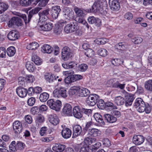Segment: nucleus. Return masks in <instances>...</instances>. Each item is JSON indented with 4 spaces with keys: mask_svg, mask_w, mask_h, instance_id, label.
I'll list each match as a JSON object with an SVG mask.
<instances>
[{
    "mask_svg": "<svg viewBox=\"0 0 152 152\" xmlns=\"http://www.w3.org/2000/svg\"><path fill=\"white\" fill-rule=\"evenodd\" d=\"M59 25L61 26L67 24L64 28V31L67 34L76 31L78 29L77 23L76 21H71L69 23H67V22L66 21L61 20L59 21Z\"/></svg>",
    "mask_w": 152,
    "mask_h": 152,
    "instance_id": "f257e3e1",
    "label": "nucleus"
},
{
    "mask_svg": "<svg viewBox=\"0 0 152 152\" xmlns=\"http://www.w3.org/2000/svg\"><path fill=\"white\" fill-rule=\"evenodd\" d=\"M88 10H89V9L83 10L77 7H75L74 11L77 16V21L78 23L83 24L86 23L84 19L87 13L88 12Z\"/></svg>",
    "mask_w": 152,
    "mask_h": 152,
    "instance_id": "f03ea898",
    "label": "nucleus"
},
{
    "mask_svg": "<svg viewBox=\"0 0 152 152\" xmlns=\"http://www.w3.org/2000/svg\"><path fill=\"white\" fill-rule=\"evenodd\" d=\"M47 104L51 109L56 111H59L61 110V102L59 100L51 99L48 101Z\"/></svg>",
    "mask_w": 152,
    "mask_h": 152,
    "instance_id": "7ed1b4c3",
    "label": "nucleus"
},
{
    "mask_svg": "<svg viewBox=\"0 0 152 152\" xmlns=\"http://www.w3.org/2000/svg\"><path fill=\"white\" fill-rule=\"evenodd\" d=\"M42 9L40 7H36L32 9L29 12L28 15V20L27 19L26 16L25 14H22L21 15V17L23 18L26 24L28 23L31 18L35 15L38 13V12Z\"/></svg>",
    "mask_w": 152,
    "mask_h": 152,
    "instance_id": "20e7f679",
    "label": "nucleus"
},
{
    "mask_svg": "<svg viewBox=\"0 0 152 152\" xmlns=\"http://www.w3.org/2000/svg\"><path fill=\"white\" fill-rule=\"evenodd\" d=\"M99 96L96 94H90L86 99V102L89 106H93L95 105L99 99Z\"/></svg>",
    "mask_w": 152,
    "mask_h": 152,
    "instance_id": "39448f33",
    "label": "nucleus"
},
{
    "mask_svg": "<svg viewBox=\"0 0 152 152\" xmlns=\"http://www.w3.org/2000/svg\"><path fill=\"white\" fill-rule=\"evenodd\" d=\"M53 94L54 97L57 98L61 97L65 98L67 96L66 91L63 87L55 89L53 92Z\"/></svg>",
    "mask_w": 152,
    "mask_h": 152,
    "instance_id": "423d86ee",
    "label": "nucleus"
},
{
    "mask_svg": "<svg viewBox=\"0 0 152 152\" xmlns=\"http://www.w3.org/2000/svg\"><path fill=\"white\" fill-rule=\"evenodd\" d=\"M72 56V53L69 47L65 46L62 48L61 51V58L63 60L67 61Z\"/></svg>",
    "mask_w": 152,
    "mask_h": 152,
    "instance_id": "0eeeda50",
    "label": "nucleus"
},
{
    "mask_svg": "<svg viewBox=\"0 0 152 152\" xmlns=\"http://www.w3.org/2000/svg\"><path fill=\"white\" fill-rule=\"evenodd\" d=\"M145 103L142 99L141 98H137L134 103V106L136 108L137 107V110L140 113L144 112Z\"/></svg>",
    "mask_w": 152,
    "mask_h": 152,
    "instance_id": "6e6552de",
    "label": "nucleus"
},
{
    "mask_svg": "<svg viewBox=\"0 0 152 152\" xmlns=\"http://www.w3.org/2000/svg\"><path fill=\"white\" fill-rule=\"evenodd\" d=\"M18 17H14L9 21V27L16 25L21 26L23 24V18Z\"/></svg>",
    "mask_w": 152,
    "mask_h": 152,
    "instance_id": "1a4fd4ad",
    "label": "nucleus"
},
{
    "mask_svg": "<svg viewBox=\"0 0 152 152\" xmlns=\"http://www.w3.org/2000/svg\"><path fill=\"white\" fill-rule=\"evenodd\" d=\"M50 9L48 8L39 12L38 13L39 21H45L48 19L50 16Z\"/></svg>",
    "mask_w": 152,
    "mask_h": 152,
    "instance_id": "9d476101",
    "label": "nucleus"
},
{
    "mask_svg": "<svg viewBox=\"0 0 152 152\" xmlns=\"http://www.w3.org/2000/svg\"><path fill=\"white\" fill-rule=\"evenodd\" d=\"M100 5V1L99 0H96L94 3L91 8L88 10V12L91 13H95L99 11L102 13V10Z\"/></svg>",
    "mask_w": 152,
    "mask_h": 152,
    "instance_id": "9b49d317",
    "label": "nucleus"
},
{
    "mask_svg": "<svg viewBox=\"0 0 152 152\" xmlns=\"http://www.w3.org/2000/svg\"><path fill=\"white\" fill-rule=\"evenodd\" d=\"M109 4L110 9L113 11H118L120 8L119 3L118 0H109Z\"/></svg>",
    "mask_w": 152,
    "mask_h": 152,
    "instance_id": "f8f14e48",
    "label": "nucleus"
},
{
    "mask_svg": "<svg viewBox=\"0 0 152 152\" xmlns=\"http://www.w3.org/2000/svg\"><path fill=\"white\" fill-rule=\"evenodd\" d=\"M13 128L15 133L20 134L22 132L23 127L21 123L18 121H15L12 124Z\"/></svg>",
    "mask_w": 152,
    "mask_h": 152,
    "instance_id": "ddd939ff",
    "label": "nucleus"
},
{
    "mask_svg": "<svg viewBox=\"0 0 152 152\" xmlns=\"http://www.w3.org/2000/svg\"><path fill=\"white\" fill-rule=\"evenodd\" d=\"M61 10L60 7L59 6H55L52 7L51 14L53 19H56L58 18Z\"/></svg>",
    "mask_w": 152,
    "mask_h": 152,
    "instance_id": "4468645a",
    "label": "nucleus"
},
{
    "mask_svg": "<svg viewBox=\"0 0 152 152\" xmlns=\"http://www.w3.org/2000/svg\"><path fill=\"white\" fill-rule=\"evenodd\" d=\"M48 119L53 125L56 126L59 123V119L56 114H53L49 115Z\"/></svg>",
    "mask_w": 152,
    "mask_h": 152,
    "instance_id": "2eb2a0df",
    "label": "nucleus"
},
{
    "mask_svg": "<svg viewBox=\"0 0 152 152\" xmlns=\"http://www.w3.org/2000/svg\"><path fill=\"white\" fill-rule=\"evenodd\" d=\"M145 139L143 136L137 135L134 136L133 138V141L136 145H139L142 143L144 142Z\"/></svg>",
    "mask_w": 152,
    "mask_h": 152,
    "instance_id": "dca6fc26",
    "label": "nucleus"
},
{
    "mask_svg": "<svg viewBox=\"0 0 152 152\" xmlns=\"http://www.w3.org/2000/svg\"><path fill=\"white\" fill-rule=\"evenodd\" d=\"M72 109L71 105L67 103L64 105L62 111L66 115L70 116L72 115Z\"/></svg>",
    "mask_w": 152,
    "mask_h": 152,
    "instance_id": "f3484780",
    "label": "nucleus"
},
{
    "mask_svg": "<svg viewBox=\"0 0 152 152\" xmlns=\"http://www.w3.org/2000/svg\"><path fill=\"white\" fill-rule=\"evenodd\" d=\"M81 109L78 106H75L73 110V114L74 116L77 118H80L82 117V114L81 112Z\"/></svg>",
    "mask_w": 152,
    "mask_h": 152,
    "instance_id": "a211bd4d",
    "label": "nucleus"
},
{
    "mask_svg": "<svg viewBox=\"0 0 152 152\" xmlns=\"http://www.w3.org/2000/svg\"><path fill=\"white\" fill-rule=\"evenodd\" d=\"M81 127L79 125H75L73 127V138H75L79 135L82 132Z\"/></svg>",
    "mask_w": 152,
    "mask_h": 152,
    "instance_id": "6ab92c4d",
    "label": "nucleus"
},
{
    "mask_svg": "<svg viewBox=\"0 0 152 152\" xmlns=\"http://www.w3.org/2000/svg\"><path fill=\"white\" fill-rule=\"evenodd\" d=\"M27 89L21 87H19L16 89L18 95L20 97L24 98L27 95Z\"/></svg>",
    "mask_w": 152,
    "mask_h": 152,
    "instance_id": "aec40b11",
    "label": "nucleus"
},
{
    "mask_svg": "<svg viewBox=\"0 0 152 152\" xmlns=\"http://www.w3.org/2000/svg\"><path fill=\"white\" fill-rule=\"evenodd\" d=\"M66 146L63 144L57 143L53 146L52 149L53 151L56 152H62L65 151Z\"/></svg>",
    "mask_w": 152,
    "mask_h": 152,
    "instance_id": "412c9836",
    "label": "nucleus"
},
{
    "mask_svg": "<svg viewBox=\"0 0 152 152\" xmlns=\"http://www.w3.org/2000/svg\"><path fill=\"white\" fill-rule=\"evenodd\" d=\"M94 118L96 121L98 123V125L100 126H102L105 124L102 116L98 113H95L94 115Z\"/></svg>",
    "mask_w": 152,
    "mask_h": 152,
    "instance_id": "4be33fe9",
    "label": "nucleus"
},
{
    "mask_svg": "<svg viewBox=\"0 0 152 152\" xmlns=\"http://www.w3.org/2000/svg\"><path fill=\"white\" fill-rule=\"evenodd\" d=\"M19 37V35L18 33L13 31H10L7 36L9 39L11 41L15 40L18 39Z\"/></svg>",
    "mask_w": 152,
    "mask_h": 152,
    "instance_id": "5701e85b",
    "label": "nucleus"
},
{
    "mask_svg": "<svg viewBox=\"0 0 152 152\" xmlns=\"http://www.w3.org/2000/svg\"><path fill=\"white\" fill-rule=\"evenodd\" d=\"M99 130L96 129H89L88 131L87 136L88 137H95L100 134Z\"/></svg>",
    "mask_w": 152,
    "mask_h": 152,
    "instance_id": "b1692460",
    "label": "nucleus"
},
{
    "mask_svg": "<svg viewBox=\"0 0 152 152\" xmlns=\"http://www.w3.org/2000/svg\"><path fill=\"white\" fill-rule=\"evenodd\" d=\"M77 62L72 61L69 62L68 64L63 63L62 64V66L65 69H75L77 67Z\"/></svg>",
    "mask_w": 152,
    "mask_h": 152,
    "instance_id": "393cba45",
    "label": "nucleus"
},
{
    "mask_svg": "<svg viewBox=\"0 0 152 152\" xmlns=\"http://www.w3.org/2000/svg\"><path fill=\"white\" fill-rule=\"evenodd\" d=\"M71 130L68 128H64L61 132V134L63 137L65 139L70 137L71 135Z\"/></svg>",
    "mask_w": 152,
    "mask_h": 152,
    "instance_id": "a878e982",
    "label": "nucleus"
},
{
    "mask_svg": "<svg viewBox=\"0 0 152 152\" xmlns=\"http://www.w3.org/2000/svg\"><path fill=\"white\" fill-rule=\"evenodd\" d=\"M73 12L71 11L70 8L69 7L65 8L63 11V15L67 19L68 18H69L71 17H73Z\"/></svg>",
    "mask_w": 152,
    "mask_h": 152,
    "instance_id": "bb28decb",
    "label": "nucleus"
},
{
    "mask_svg": "<svg viewBox=\"0 0 152 152\" xmlns=\"http://www.w3.org/2000/svg\"><path fill=\"white\" fill-rule=\"evenodd\" d=\"M128 48V44L125 42H120L115 46V49L120 50H124Z\"/></svg>",
    "mask_w": 152,
    "mask_h": 152,
    "instance_id": "cd10ccee",
    "label": "nucleus"
},
{
    "mask_svg": "<svg viewBox=\"0 0 152 152\" xmlns=\"http://www.w3.org/2000/svg\"><path fill=\"white\" fill-rule=\"evenodd\" d=\"M41 51L44 53H50L53 50V48L47 44L43 45L42 47Z\"/></svg>",
    "mask_w": 152,
    "mask_h": 152,
    "instance_id": "c85d7f7f",
    "label": "nucleus"
},
{
    "mask_svg": "<svg viewBox=\"0 0 152 152\" xmlns=\"http://www.w3.org/2000/svg\"><path fill=\"white\" fill-rule=\"evenodd\" d=\"M105 119L109 122L113 123L115 122L117 120V118L113 115H111L109 114H105L104 115Z\"/></svg>",
    "mask_w": 152,
    "mask_h": 152,
    "instance_id": "c756f323",
    "label": "nucleus"
},
{
    "mask_svg": "<svg viewBox=\"0 0 152 152\" xmlns=\"http://www.w3.org/2000/svg\"><path fill=\"white\" fill-rule=\"evenodd\" d=\"M79 96L81 97L87 96L90 95V92L88 90L85 88H82L78 91Z\"/></svg>",
    "mask_w": 152,
    "mask_h": 152,
    "instance_id": "7c9ffc66",
    "label": "nucleus"
},
{
    "mask_svg": "<svg viewBox=\"0 0 152 152\" xmlns=\"http://www.w3.org/2000/svg\"><path fill=\"white\" fill-rule=\"evenodd\" d=\"M89 137H88L85 138L84 141V144L83 145H86L88 147L90 148L89 145H91L93 143L95 142L96 140V139L95 138Z\"/></svg>",
    "mask_w": 152,
    "mask_h": 152,
    "instance_id": "2f4dec72",
    "label": "nucleus"
},
{
    "mask_svg": "<svg viewBox=\"0 0 152 152\" xmlns=\"http://www.w3.org/2000/svg\"><path fill=\"white\" fill-rule=\"evenodd\" d=\"M105 106L104 108L106 110H111L113 109H117V107L112 102H106L104 104Z\"/></svg>",
    "mask_w": 152,
    "mask_h": 152,
    "instance_id": "473e14b6",
    "label": "nucleus"
},
{
    "mask_svg": "<svg viewBox=\"0 0 152 152\" xmlns=\"http://www.w3.org/2000/svg\"><path fill=\"white\" fill-rule=\"evenodd\" d=\"M50 0H36L33 4L36 5L38 3V5L39 7H44L46 6Z\"/></svg>",
    "mask_w": 152,
    "mask_h": 152,
    "instance_id": "72a5a7b5",
    "label": "nucleus"
},
{
    "mask_svg": "<svg viewBox=\"0 0 152 152\" xmlns=\"http://www.w3.org/2000/svg\"><path fill=\"white\" fill-rule=\"evenodd\" d=\"M125 100L121 96L116 97L114 100L115 103L118 106H121L124 104Z\"/></svg>",
    "mask_w": 152,
    "mask_h": 152,
    "instance_id": "f704fd0d",
    "label": "nucleus"
},
{
    "mask_svg": "<svg viewBox=\"0 0 152 152\" xmlns=\"http://www.w3.org/2000/svg\"><path fill=\"white\" fill-rule=\"evenodd\" d=\"M134 95H131L127 96L125 100V105L126 106H131L134 100Z\"/></svg>",
    "mask_w": 152,
    "mask_h": 152,
    "instance_id": "c9c22d12",
    "label": "nucleus"
},
{
    "mask_svg": "<svg viewBox=\"0 0 152 152\" xmlns=\"http://www.w3.org/2000/svg\"><path fill=\"white\" fill-rule=\"evenodd\" d=\"M41 29L45 31H50L53 27V24L51 23H45L41 26Z\"/></svg>",
    "mask_w": 152,
    "mask_h": 152,
    "instance_id": "e433bc0d",
    "label": "nucleus"
},
{
    "mask_svg": "<svg viewBox=\"0 0 152 152\" xmlns=\"http://www.w3.org/2000/svg\"><path fill=\"white\" fill-rule=\"evenodd\" d=\"M15 49L13 46H11L9 47L7 50V54L10 57L14 56L15 53Z\"/></svg>",
    "mask_w": 152,
    "mask_h": 152,
    "instance_id": "4c0bfd02",
    "label": "nucleus"
},
{
    "mask_svg": "<svg viewBox=\"0 0 152 152\" xmlns=\"http://www.w3.org/2000/svg\"><path fill=\"white\" fill-rule=\"evenodd\" d=\"M49 94L47 93L43 92L39 96V100L42 102H45L48 99Z\"/></svg>",
    "mask_w": 152,
    "mask_h": 152,
    "instance_id": "58836bf2",
    "label": "nucleus"
},
{
    "mask_svg": "<svg viewBox=\"0 0 152 152\" xmlns=\"http://www.w3.org/2000/svg\"><path fill=\"white\" fill-rule=\"evenodd\" d=\"M26 66L27 69L30 72H33L35 69L34 64L30 61L27 62Z\"/></svg>",
    "mask_w": 152,
    "mask_h": 152,
    "instance_id": "ea45409f",
    "label": "nucleus"
},
{
    "mask_svg": "<svg viewBox=\"0 0 152 152\" xmlns=\"http://www.w3.org/2000/svg\"><path fill=\"white\" fill-rule=\"evenodd\" d=\"M45 121L44 117L41 115H38L36 118L35 122L38 125H40Z\"/></svg>",
    "mask_w": 152,
    "mask_h": 152,
    "instance_id": "a19ab883",
    "label": "nucleus"
},
{
    "mask_svg": "<svg viewBox=\"0 0 152 152\" xmlns=\"http://www.w3.org/2000/svg\"><path fill=\"white\" fill-rule=\"evenodd\" d=\"M39 46V44L36 42L30 43L27 46V48L29 50H33L36 49Z\"/></svg>",
    "mask_w": 152,
    "mask_h": 152,
    "instance_id": "79ce46f5",
    "label": "nucleus"
},
{
    "mask_svg": "<svg viewBox=\"0 0 152 152\" xmlns=\"http://www.w3.org/2000/svg\"><path fill=\"white\" fill-rule=\"evenodd\" d=\"M32 61L37 65H39L42 63L41 61L37 55H33L32 56Z\"/></svg>",
    "mask_w": 152,
    "mask_h": 152,
    "instance_id": "37998d69",
    "label": "nucleus"
},
{
    "mask_svg": "<svg viewBox=\"0 0 152 152\" xmlns=\"http://www.w3.org/2000/svg\"><path fill=\"white\" fill-rule=\"evenodd\" d=\"M45 78L47 81L49 83L52 82L56 79L53 77V76L50 73H46L45 75Z\"/></svg>",
    "mask_w": 152,
    "mask_h": 152,
    "instance_id": "c03bdc74",
    "label": "nucleus"
},
{
    "mask_svg": "<svg viewBox=\"0 0 152 152\" xmlns=\"http://www.w3.org/2000/svg\"><path fill=\"white\" fill-rule=\"evenodd\" d=\"M118 81L115 79H111L107 82V83L110 87L115 88Z\"/></svg>",
    "mask_w": 152,
    "mask_h": 152,
    "instance_id": "a18cd8bd",
    "label": "nucleus"
},
{
    "mask_svg": "<svg viewBox=\"0 0 152 152\" xmlns=\"http://www.w3.org/2000/svg\"><path fill=\"white\" fill-rule=\"evenodd\" d=\"M145 87L147 90L152 91V80H149L146 82Z\"/></svg>",
    "mask_w": 152,
    "mask_h": 152,
    "instance_id": "49530a36",
    "label": "nucleus"
},
{
    "mask_svg": "<svg viewBox=\"0 0 152 152\" xmlns=\"http://www.w3.org/2000/svg\"><path fill=\"white\" fill-rule=\"evenodd\" d=\"M34 0H20V4L23 6L27 7L31 4Z\"/></svg>",
    "mask_w": 152,
    "mask_h": 152,
    "instance_id": "de8ad7c7",
    "label": "nucleus"
},
{
    "mask_svg": "<svg viewBox=\"0 0 152 152\" xmlns=\"http://www.w3.org/2000/svg\"><path fill=\"white\" fill-rule=\"evenodd\" d=\"M101 143L99 142H97L94 145L90 146L89 149L92 152L95 151L97 150L100 146H101Z\"/></svg>",
    "mask_w": 152,
    "mask_h": 152,
    "instance_id": "09e8293b",
    "label": "nucleus"
},
{
    "mask_svg": "<svg viewBox=\"0 0 152 152\" xmlns=\"http://www.w3.org/2000/svg\"><path fill=\"white\" fill-rule=\"evenodd\" d=\"M132 41L135 44H138L141 43L142 41V38L139 37H136L132 39Z\"/></svg>",
    "mask_w": 152,
    "mask_h": 152,
    "instance_id": "8fccbe9b",
    "label": "nucleus"
},
{
    "mask_svg": "<svg viewBox=\"0 0 152 152\" xmlns=\"http://www.w3.org/2000/svg\"><path fill=\"white\" fill-rule=\"evenodd\" d=\"M98 53L100 56L104 57L107 55V52L106 49L101 48L98 50Z\"/></svg>",
    "mask_w": 152,
    "mask_h": 152,
    "instance_id": "3c124183",
    "label": "nucleus"
},
{
    "mask_svg": "<svg viewBox=\"0 0 152 152\" xmlns=\"http://www.w3.org/2000/svg\"><path fill=\"white\" fill-rule=\"evenodd\" d=\"M144 112L145 111L147 114L150 113L152 109V106L148 103L145 104Z\"/></svg>",
    "mask_w": 152,
    "mask_h": 152,
    "instance_id": "603ef678",
    "label": "nucleus"
},
{
    "mask_svg": "<svg viewBox=\"0 0 152 152\" xmlns=\"http://www.w3.org/2000/svg\"><path fill=\"white\" fill-rule=\"evenodd\" d=\"M111 61L113 65L115 66H118L121 65L123 63V61H121L120 59L118 58L112 59Z\"/></svg>",
    "mask_w": 152,
    "mask_h": 152,
    "instance_id": "864d4df0",
    "label": "nucleus"
},
{
    "mask_svg": "<svg viewBox=\"0 0 152 152\" xmlns=\"http://www.w3.org/2000/svg\"><path fill=\"white\" fill-rule=\"evenodd\" d=\"M94 54V52L93 50L90 48L88 49L85 52V54L86 56L89 57H91L93 56Z\"/></svg>",
    "mask_w": 152,
    "mask_h": 152,
    "instance_id": "5fc2aeb1",
    "label": "nucleus"
},
{
    "mask_svg": "<svg viewBox=\"0 0 152 152\" xmlns=\"http://www.w3.org/2000/svg\"><path fill=\"white\" fill-rule=\"evenodd\" d=\"M104 102V101L103 100L99 99L97 103V105L98 107L100 109H103L104 108L105 106Z\"/></svg>",
    "mask_w": 152,
    "mask_h": 152,
    "instance_id": "6e6d98bb",
    "label": "nucleus"
},
{
    "mask_svg": "<svg viewBox=\"0 0 152 152\" xmlns=\"http://www.w3.org/2000/svg\"><path fill=\"white\" fill-rule=\"evenodd\" d=\"M48 128L45 126L42 127L39 133L41 136H45L48 133Z\"/></svg>",
    "mask_w": 152,
    "mask_h": 152,
    "instance_id": "4d7b16f0",
    "label": "nucleus"
},
{
    "mask_svg": "<svg viewBox=\"0 0 152 152\" xmlns=\"http://www.w3.org/2000/svg\"><path fill=\"white\" fill-rule=\"evenodd\" d=\"M25 80L26 81L27 83H32L34 80V77L32 75H30L26 76Z\"/></svg>",
    "mask_w": 152,
    "mask_h": 152,
    "instance_id": "13d9d810",
    "label": "nucleus"
},
{
    "mask_svg": "<svg viewBox=\"0 0 152 152\" xmlns=\"http://www.w3.org/2000/svg\"><path fill=\"white\" fill-rule=\"evenodd\" d=\"M72 80L74 82L82 79L83 76L80 75L75 74L72 75Z\"/></svg>",
    "mask_w": 152,
    "mask_h": 152,
    "instance_id": "bf43d9fd",
    "label": "nucleus"
},
{
    "mask_svg": "<svg viewBox=\"0 0 152 152\" xmlns=\"http://www.w3.org/2000/svg\"><path fill=\"white\" fill-rule=\"evenodd\" d=\"M25 146L24 143L21 142H18L16 145V148L18 150H22L25 148Z\"/></svg>",
    "mask_w": 152,
    "mask_h": 152,
    "instance_id": "052dcab7",
    "label": "nucleus"
},
{
    "mask_svg": "<svg viewBox=\"0 0 152 152\" xmlns=\"http://www.w3.org/2000/svg\"><path fill=\"white\" fill-rule=\"evenodd\" d=\"M6 56V50L5 48L3 47L0 48V57L5 58Z\"/></svg>",
    "mask_w": 152,
    "mask_h": 152,
    "instance_id": "680f3d73",
    "label": "nucleus"
},
{
    "mask_svg": "<svg viewBox=\"0 0 152 152\" xmlns=\"http://www.w3.org/2000/svg\"><path fill=\"white\" fill-rule=\"evenodd\" d=\"M15 142L12 141L9 145V149L11 152H15L16 151V147H15Z\"/></svg>",
    "mask_w": 152,
    "mask_h": 152,
    "instance_id": "e2e57ef3",
    "label": "nucleus"
},
{
    "mask_svg": "<svg viewBox=\"0 0 152 152\" xmlns=\"http://www.w3.org/2000/svg\"><path fill=\"white\" fill-rule=\"evenodd\" d=\"M79 70L81 72L85 71L88 68V66L86 64H83L79 66Z\"/></svg>",
    "mask_w": 152,
    "mask_h": 152,
    "instance_id": "0e129e2a",
    "label": "nucleus"
},
{
    "mask_svg": "<svg viewBox=\"0 0 152 152\" xmlns=\"http://www.w3.org/2000/svg\"><path fill=\"white\" fill-rule=\"evenodd\" d=\"M100 5L102 10L105 9L106 10L107 7H108L107 4L106 0H102L101 2L100 1Z\"/></svg>",
    "mask_w": 152,
    "mask_h": 152,
    "instance_id": "69168bd1",
    "label": "nucleus"
},
{
    "mask_svg": "<svg viewBox=\"0 0 152 152\" xmlns=\"http://www.w3.org/2000/svg\"><path fill=\"white\" fill-rule=\"evenodd\" d=\"M25 81H26L25 77H18V82L19 84L22 86L24 85L25 84Z\"/></svg>",
    "mask_w": 152,
    "mask_h": 152,
    "instance_id": "338daca9",
    "label": "nucleus"
},
{
    "mask_svg": "<svg viewBox=\"0 0 152 152\" xmlns=\"http://www.w3.org/2000/svg\"><path fill=\"white\" fill-rule=\"evenodd\" d=\"M81 112L82 113H83L88 116H89L90 114H91L92 110L91 109L82 108H81Z\"/></svg>",
    "mask_w": 152,
    "mask_h": 152,
    "instance_id": "774afa93",
    "label": "nucleus"
}]
</instances>
